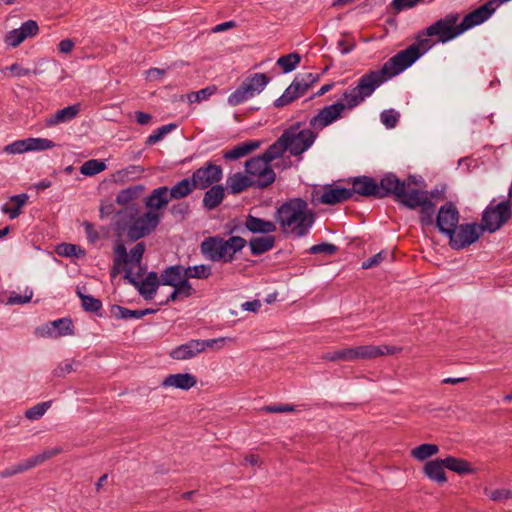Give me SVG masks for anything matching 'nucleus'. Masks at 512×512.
I'll return each mask as SVG.
<instances>
[{"instance_id":"obj_60","label":"nucleus","mask_w":512,"mask_h":512,"mask_svg":"<svg viewBox=\"0 0 512 512\" xmlns=\"http://www.w3.org/2000/svg\"><path fill=\"white\" fill-rule=\"evenodd\" d=\"M169 211L174 217L180 218L181 220H183L185 218V216L189 213L190 206L186 202H179V203L173 204L170 207Z\"/></svg>"},{"instance_id":"obj_64","label":"nucleus","mask_w":512,"mask_h":512,"mask_svg":"<svg viewBox=\"0 0 512 512\" xmlns=\"http://www.w3.org/2000/svg\"><path fill=\"white\" fill-rule=\"evenodd\" d=\"M190 278L184 277L180 282L176 284L173 288L179 289L180 294L184 297H190L195 290L193 289L192 285L189 282Z\"/></svg>"},{"instance_id":"obj_9","label":"nucleus","mask_w":512,"mask_h":512,"mask_svg":"<svg viewBox=\"0 0 512 512\" xmlns=\"http://www.w3.org/2000/svg\"><path fill=\"white\" fill-rule=\"evenodd\" d=\"M458 20V13H449L427 27L424 34L429 37L436 36L439 42L446 43L463 33L460 31V24H457Z\"/></svg>"},{"instance_id":"obj_46","label":"nucleus","mask_w":512,"mask_h":512,"mask_svg":"<svg viewBox=\"0 0 512 512\" xmlns=\"http://www.w3.org/2000/svg\"><path fill=\"white\" fill-rule=\"evenodd\" d=\"M105 169V162L101 160L91 159L82 164V166L80 167V172L85 176H93L104 171Z\"/></svg>"},{"instance_id":"obj_21","label":"nucleus","mask_w":512,"mask_h":512,"mask_svg":"<svg viewBox=\"0 0 512 512\" xmlns=\"http://www.w3.org/2000/svg\"><path fill=\"white\" fill-rule=\"evenodd\" d=\"M246 244L247 241L240 236H231L227 240L220 237L219 257H222V261L231 263L234 260V255L241 251Z\"/></svg>"},{"instance_id":"obj_41","label":"nucleus","mask_w":512,"mask_h":512,"mask_svg":"<svg viewBox=\"0 0 512 512\" xmlns=\"http://www.w3.org/2000/svg\"><path fill=\"white\" fill-rule=\"evenodd\" d=\"M145 281V285H150V290L143 291L142 297L145 300H152L158 290L159 285H162L161 275L158 276V273L155 271H151L147 274L146 278L143 279Z\"/></svg>"},{"instance_id":"obj_18","label":"nucleus","mask_w":512,"mask_h":512,"mask_svg":"<svg viewBox=\"0 0 512 512\" xmlns=\"http://www.w3.org/2000/svg\"><path fill=\"white\" fill-rule=\"evenodd\" d=\"M459 217L456 205L449 201L440 207L435 223L442 234L448 235L458 224Z\"/></svg>"},{"instance_id":"obj_7","label":"nucleus","mask_w":512,"mask_h":512,"mask_svg":"<svg viewBox=\"0 0 512 512\" xmlns=\"http://www.w3.org/2000/svg\"><path fill=\"white\" fill-rule=\"evenodd\" d=\"M270 78L264 73H254L244 79L240 86L228 97L231 106H237L256 94L261 93L269 84Z\"/></svg>"},{"instance_id":"obj_19","label":"nucleus","mask_w":512,"mask_h":512,"mask_svg":"<svg viewBox=\"0 0 512 512\" xmlns=\"http://www.w3.org/2000/svg\"><path fill=\"white\" fill-rule=\"evenodd\" d=\"M137 214H139V208L136 204L126 206L116 212L114 230L119 237L128 236L130 225Z\"/></svg>"},{"instance_id":"obj_11","label":"nucleus","mask_w":512,"mask_h":512,"mask_svg":"<svg viewBox=\"0 0 512 512\" xmlns=\"http://www.w3.org/2000/svg\"><path fill=\"white\" fill-rule=\"evenodd\" d=\"M160 219L161 214L155 211H147L142 215L137 214L130 225L127 239L137 241L151 234L159 225Z\"/></svg>"},{"instance_id":"obj_12","label":"nucleus","mask_w":512,"mask_h":512,"mask_svg":"<svg viewBox=\"0 0 512 512\" xmlns=\"http://www.w3.org/2000/svg\"><path fill=\"white\" fill-rule=\"evenodd\" d=\"M482 233L480 225L477 223H467L457 224L447 236L449 237L450 247L460 250L476 242Z\"/></svg>"},{"instance_id":"obj_4","label":"nucleus","mask_w":512,"mask_h":512,"mask_svg":"<svg viewBox=\"0 0 512 512\" xmlns=\"http://www.w3.org/2000/svg\"><path fill=\"white\" fill-rule=\"evenodd\" d=\"M422 56V51L418 45H410L405 50L398 52L396 55L388 59L380 70L371 71L377 79L383 84L388 79L398 75Z\"/></svg>"},{"instance_id":"obj_8","label":"nucleus","mask_w":512,"mask_h":512,"mask_svg":"<svg viewBox=\"0 0 512 512\" xmlns=\"http://www.w3.org/2000/svg\"><path fill=\"white\" fill-rule=\"evenodd\" d=\"M403 206L411 210L420 208L419 221L423 227L434 224L436 205L429 199L428 191H412Z\"/></svg>"},{"instance_id":"obj_25","label":"nucleus","mask_w":512,"mask_h":512,"mask_svg":"<svg viewBox=\"0 0 512 512\" xmlns=\"http://www.w3.org/2000/svg\"><path fill=\"white\" fill-rule=\"evenodd\" d=\"M197 384V378L189 373L169 374L161 385L164 388L174 387L181 390H189Z\"/></svg>"},{"instance_id":"obj_62","label":"nucleus","mask_w":512,"mask_h":512,"mask_svg":"<svg viewBox=\"0 0 512 512\" xmlns=\"http://www.w3.org/2000/svg\"><path fill=\"white\" fill-rule=\"evenodd\" d=\"M216 88L213 87H206L204 89H201L197 92H193L190 95H188V98L190 102H200L202 100L207 99L209 96H211L215 92Z\"/></svg>"},{"instance_id":"obj_47","label":"nucleus","mask_w":512,"mask_h":512,"mask_svg":"<svg viewBox=\"0 0 512 512\" xmlns=\"http://www.w3.org/2000/svg\"><path fill=\"white\" fill-rule=\"evenodd\" d=\"M176 127H177L176 124L170 123V124H167V125H164V126L158 128L151 135H149L147 137L145 144L147 146L154 145L155 143L162 140L166 134H168L169 132L174 130Z\"/></svg>"},{"instance_id":"obj_52","label":"nucleus","mask_w":512,"mask_h":512,"mask_svg":"<svg viewBox=\"0 0 512 512\" xmlns=\"http://www.w3.org/2000/svg\"><path fill=\"white\" fill-rule=\"evenodd\" d=\"M298 98V95L294 93V91H291V86L289 85V87L283 92V94L274 101V106L276 108H282L284 106L290 105Z\"/></svg>"},{"instance_id":"obj_17","label":"nucleus","mask_w":512,"mask_h":512,"mask_svg":"<svg viewBox=\"0 0 512 512\" xmlns=\"http://www.w3.org/2000/svg\"><path fill=\"white\" fill-rule=\"evenodd\" d=\"M35 334L44 338H58L61 336L73 335L74 325L70 318H61L37 327L35 329Z\"/></svg>"},{"instance_id":"obj_63","label":"nucleus","mask_w":512,"mask_h":512,"mask_svg":"<svg viewBox=\"0 0 512 512\" xmlns=\"http://www.w3.org/2000/svg\"><path fill=\"white\" fill-rule=\"evenodd\" d=\"M26 38L22 35L19 29H14L10 31L6 37L5 42L9 46L17 47L20 43H22Z\"/></svg>"},{"instance_id":"obj_38","label":"nucleus","mask_w":512,"mask_h":512,"mask_svg":"<svg viewBox=\"0 0 512 512\" xmlns=\"http://www.w3.org/2000/svg\"><path fill=\"white\" fill-rule=\"evenodd\" d=\"M144 190V186L135 185L121 190L116 196V203L122 206H130V203L139 198Z\"/></svg>"},{"instance_id":"obj_30","label":"nucleus","mask_w":512,"mask_h":512,"mask_svg":"<svg viewBox=\"0 0 512 512\" xmlns=\"http://www.w3.org/2000/svg\"><path fill=\"white\" fill-rule=\"evenodd\" d=\"M121 268L124 271L126 268H131L129 266V255L123 243L117 244L114 248L113 267L110 272L111 277H116L120 273Z\"/></svg>"},{"instance_id":"obj_51","label":"nucleus","mask_w":512,"mask_h":512,"mask_svg":"<svg viewBox=\"0 0 512 512\" xmlns=\"http://www.w3.org/2000/svg\"><path fill=\"white\" fill-rule=\"evenodd\" d=\"M186 269H189L187 273L189 278L206 279L212 274L211 267L203 264L187 267Z\"/></svg>"},{"instance_id":"obj_40","label":"nucleus","mask_w":512,"mask_h":512,"mask_svg":"<svg viewBox=\"0 0 512 512\" xmlns=\"http://www.w3.org/2000/svg\"><path fill=\"white\" fill-rule=\"evenodd\" d=\"M285 151H288V146L285 141H282V135L263 153L266 161L269 163L281 157Z\"/></svg>"},{"instance_id":"obj_33","label":"nucleus","mask_w":512,"mask_h":512,"mask_svg":"<svg viewBox=\"0 0 512 512\" xmlns=\"http://www.w3.org/2000/svg\"><path fill=\"white\" fill-rule=\"evenodd\" d=\"M201 252L209 260L213 262L221 261L219 257L220 236L207 237L201 243Z\"/></svg>"},{"instance_id":"obj_31","label":"nucleus","mask_w":512,"mask_h":512,"mask_svg":"<svg viewBox=\"0 0 512 512\" xmlns=\"http://www.w3.org/2000/svg\"><path fill=\"white\" fill-rule=\"evenodd\" d=\"M198 345V340L192 339L189 342L174 348L170 352V356L175 360L191 359L197 354L201 353V351H199Z\"/></svg>"},{"instance_id":"obj_44","label":"nucleus","mask_w":512,"mask_h":512,"mask_svg":"<svg viewBox=\"0 0 512 512\" xmlns=\"http://www.w3.org/2000/svg\"><path fill=\"white\" fill-rule=\"evenodd\" d=\"M301 61V56L297 52L283 55L277 60V65L280 66L284 73L293 71Z\"/></svg>"},{"instance_id":"obj_29","label":"nucleus","mask_w":512,"mask_h":512,"mask_svg":"<svg viewBox=\"0 0 512 512\" xmlns=\"http://www.w3.org/2000/svg\"><path fill=\"white\" fill-rule=\"evenodd\" d=\"M227 189L231 194H239L249 187H256V181L251 180L248 176L237 172L230 175L226 181Z\"/></svg>"},{"instance_id":"obj_50","label":"nucleus","mask_w":512,"mask_h":512,"mask_svg":"<svg viewBox=\"0 0 512 512\" xmlns=\"http://www.w3.org/2000/svg\"><path fill=\"white\" fill-rule=\"evenodd\" d=\"M29 151H41L51 149L55 146V143L49 139L44 138H27Z\"/></svg>"},{"instance_id":"obj_16","label":"nucleus","mask_w":512,"mask_h":512,"mask_svg":"<svg viewBox=\"0 0 512 512\" xmlns=\"http://www.w3.org/2000/svg\"><path fill=\"white\" fill-rule=\"evenodd\" d=\"M343 113V102L337 101L332 105H328L320 109L319 112L310 119L309 125L315 130H322L334 121L342 118Z\"/></svg>"},{"instance_id":"obj_48","label":"nucleus","mask_w":512,"mask_h":512,"mask_svg":"<svg viewBox=\"0 0 512 512\" xmlns=\"http://www.w3.org/2000/svg\"><path fill=\"white\" fill-rule=\"evenodd\" d=\"M111 313L117 318V319H130V318H140L139 310H130L126 307L120 306V305H113L111 307Z\"/></svg>"},{"instance_id":"obj_37","label":"nucleus","mask_w":512,"mask_h":512,"mask_svg":"<svg viewBox=\"0 0 512 512\" xmlns=\"http://www.w3.org/2000/svg\"><path fill=\"white\" fill-rule=\"evenodd\" d=\"M80 111V105L75 104L58 110L47 120V125L53 126L62 122L72 120Z\"/></svg>"},{"instance_id":"obj_5","label":"nucleus","mask_w":512,"mask_h":512,"mask_svg":"<svg viewBox=\"0 0 512 512\" xmlns=\"http://www.w3.org/2000/svg\"><path fill=\"white\" fill-rule=\"evenodd\" d=\"M375 76L369 71L360 77L354 88L348 89L343 93L341 101L343 102L344 111L357 107L381 85V81Z\"/></svg>"},{"instance_id":"obj_1","label":"nucleus","mask_w":512,"mask_h":512,"mask_svg":"<svg viewBox=\"0 0 512 512\" xmlns=\"http://www.w3.org/2000/svg\"><path fill=\"white\" fill-rule=\"evenodd\" d=\"M274 218L283 233L301 238L309 233L316 215L308 208V203L304 199L296 197L277 207Z\"/></svg>"},{"instance_id":"obj_27","label":"nucleus","mask_w":512,"mask_h":512,"mask_svg":"<svg viewBox=\"0 0 512 512\" xmlns=\"http://www.w3.org/2000/svg\"><path fill=\"white\" fill-rule=\"evenodd\" d=\"M261 145L259 140H248L242 143H239L235 147L230 150H227L223 153V158L227 161H234L240 159L252 151L258 149Z\"/></svg>"},{"instance_id":"obj_23","label":"nucleus","mask_w":512,"mask_h":512,"mask_svg":"<svg viewBox=\"0 0 512 512\" xmlns=\"http://www.w3.org/2000/svg\"><path fill=\"white\" fill-rule=\"evenodd\" d=\"M169 188L167 186H160L152 190L150 195L145 199V206L148 211L158 212L164 209L171 201L169 198Z\"/></svg>"},{"instance_id":"obj_53","label":"nucleus","mask_w":512,"mask_h":512,"mask_svg":"<svg viewBox=\"0 0 512 512\" xmlns=\"http://www.w3.org/2000/svg\"><path fill=\"white\" fill-rule=\"evenodd\" d=\"M338 251V247L334 244L323 242L320 244L313 245L309 248L308 252L310 254H326V255H334Z\"/></svg>"},{"instance_id":"obj_14","label":"nucleus","mask_w":512,"mask_h":512,"mask_svg":"<svg viewBox=\"0 0 512 512\" xmlns=\"http://www.w3.org/2000/svg\"><path fill=\"white\" fill-rule=\"evenodd\" d=\"M503 0H488L486 3L468 13L460 23V31L465 32L474 26L488 20L496 9L503 4Z\"/></svg>"},{"instance_id":"obj_6","label":"nucleus","mask_w":512,"mask_h":512,"mask_svg":"<svg viewBox=\"0 0 512 512\" xmlns=\"http://www.w3.org/2000/svg\"><path fill=\"white\" fill-rule=\"evenodd\" d=\"M302 122H296L282 133V141L288 146L293 156H298L308 150L314 143L317 134L311 129H300Z\"/></svg>"},{"instance_id":"obj_58","label":"nucleus","mask_w":512,"mask_h":512,"mask_svg":"<svg viewBox=\"0 0 512 512\" xmlns=\"http://www.w3.org/2000/svg\"><path fill=\"white\" fill-rule=\"evenodd\" d=\"M388 254L389 253L387 251H380L374 256L363 261L361 265L362 269H370L378 266L382 261H384L387 258Z\"/></svg>"},{"instance_id":"obj_26","label":"nucleus","mask_w":512,"mask_h":512,"mask_svg":"<svg viewBox=\"0 0 512 512\" xmlns=\"http://www.w3.org/2000/svg\"><path fill=\"white\" fill-rule=\"evenodd\" d=\"M399 185L396 193H391L390 196L394 198L396 202L403 206V201L409 197L412 191H424L423 189L417 188L421 181L417 180L416 176L409 175L405 180H401L398 177Z\"/></svg>"},{"instance_id":"obj_20","label":"nucleus","mask_w":512,"mask_h":512,"mask_svg":"<svg viewBox=\"0 0 512 512\" xmlns=\"http://www.w3.org/2000/svg\"><path fill=\"white\" fill-rule=\"evenodd\" d=\"M501 212L502 209L498 208V204L496 206H488L482 214L480 230L483 232L488 231L490 233L499 230L502 225L508 221L502 220L503 217Z\"/></svg>"},{"instance_id":"obj_13","label":"nucleus","mask_w":512,"mask_h":512,"mask_svg":"<svg viewBox=\"0 0 512 512\" xmlns=\"http://www.w3.org/2000/svg\"><path fill=\"white\" fill-rule=\"evenodd\" d=\"M350 198L351 192L348 188L325 185L322 192L317 189L312 191L310 201L313 205H336L338 203L345 202Z\"/></svg>"},{"instance_id":"obj_2","label":"nucleus","mask_w":512,"mask_h":512,"mask_svg":"<svg viewBox=\"0 0 512 512\" xmlns=\"http://www.w3.org/2000/svg\"><path fill=\"white\" fill-rule=\"evenodd\" d=\"M399 185L398 176L394 173L385 174L380 182L369 176L356 177L352 181V188L349 189L351 197L357 193L365 197L385 198L391 193H396Z\"/></svg>"},{"instance_id":"obj_45","label":"nucleus","mask_w":512,"mask_h":512,"mask_svg":"<svg viewBox=\"0 0 512 512\" xmlns=\"http://www.w3.org/2000/svg\"><path fill=\"white\" fill-rule=\"evenodd\" d=\"M62 452L61 447H55L52 449L44 450L42 453L37 454L29 459H26L28 466L30 469L36 467L37 465L42 464L46 460L53 458L54 456L60 454Z\"/></svg>"},{"instance_id":"obj_55","label":"nucleus","mask_w":512,"mask_h":512,"mask_svg":"<svg viewBox=\"0 0 512 512\" xmlns=\"http://www.w3.org/2000/svg\"><path fill=\"white\" fill-rule=\"evenodd\" d=\"M145 252V244L137 243L130 251L129 265L140 266L143 254Z\"/></svg>"},{"instance_id":"obj_43","label":"nucleus","mask_w":512,"mask_h":512,"mask_svg":"<svg viewBox=\"0 0 512 512\" xmlns=\"http://www.w3.org/2000/svg\"><path fill=\"white\" fill-rule=\"evenodd\" d=\"M77 295L81 299V305L82 308L91 313H97L102 309V302L91 296V295H85L81 292L80 288H77Z\"/></svg>"},{"instance_id":"obj_49","label":"nucleus","mask_w":512,"mask_h":512,"mask_svg":"<svg viewBox=\"0 0 512 512\" xmlns=\"http://www.w3.org/2000/svg\"><path fill=\"white\" fill-rule=\"evenodd\" d=\"M51 406V401L38 403L35 406L29 408L25 412V416L30 420H37L41 418L48 408Z\"/></svg>"},{"instance_id":"obj_42","label":"nucleus","mask_w":512,"mask_h":512,"mask_svg":"<svg viewBox=\"0 0 512 512\" xmlns=\"http://www.w3.org/2000/svg\"><path fill=\"white\" fill-rule=\"evenodd\" d=\"M56 253L63 257L82 258L86 252L79 245L70 243H61L56 247Z\"/></svg>"},{"instance_id":"obj_56","label":"nucleus","mask_w":512,"mask_h":512,"mask_svg":"<svg viewBox=\"0 0 512 512\" xmlns=\"http://www.w3.org/2000/svg\"><path fill=\"white\" fill-rule=\"evenodd\" d=\"M5 152L10 154H20L24 152H29V145L27 138L23 140H17L5 147Z\"/></svg>"},{"instance_id":"obj_32","label":"nucleus","mask_w":512,"mask_h":512,"mask_svg":"<svg viewBox=\"0 0 512 512\" xmlns=\"http://www.w3.org/2000/svg\"><path fill=\"white\" fill-rule=\"evenodd\" d=\"M225 196V190L222 185H212L204 194L203 205L209 210L218 207Z\"/></svg>"},{"instance_id":"obj_28","label":"nucleus","mask_w":512,"mask_h":512,"mask_svg":"<svg viewBox=\"0 0 512 512\" xmlns=\"http://www.w3.org/2000/svg\"><path fill=\"white\" fill-rule=\"evenodd\" d=\"M188 271L189 269H186L183 265L180 264L167 267L161 273L162 285L172 287L176 286V284L180 282L184 277L189 278V276H187Z\"/></svg>"},{"instance_id":"obj_61","label":"nucleus","mask_w":512,"mask_h":512,"mask_svg":"<svg viewBox=\"0 0 512 512\" xmlns=\"http://www.w3.org/2000/svg\"><path fill=\"white\" fill-rule=\"evenodd\" d=\"M25 38L33 37L39 32V27L36 21L28 20L18 28Z\"/></svg>"},{"instance_id":"obj_24","label":"nucleus","mask_w":512,"mask_h":512,"mask_svg":"<svg viewBox=\"0 0 512 512\" xmlns=\"http://www.w3.org/2000/svg\"><path fill=\"white\" fill-rule=\"evenodd\" d=\"M244 226L249 232L253 234L270 235L277 230L275 222L253 216L251 214H248L245 217Z\"/></svg>"},{"instance_id":"obj_36","label":"nucleus","mask_w":512,"mask_h":512,"mask_svg":"<svg viewBox=\"0 0 512 512\" xmlns=\"http://www.w3.org/2000/svg\"><path fill=\"white\" fill-rule=\"evenodd\" d=\"M446 469H449L457 474H473L475 469L472 468L471 463L465 459L448 456L444 459Z\"/></svg>"},{"instance_id":"obj_22","label":"nucleus","mask_w":512,"mask_h":512,"mask_svg":"<svg viewBox=\"0 0 512 512\" xmlns=\"http://www.w3.org/2000/svg\"><path fill=\"white\" fill-rule=\"evenodd\" d=\"M444 459L428 460L423 466V474L431 481L438 485H443L447 482V475L445 473Z\"/></svg>"},{"instance_id":"obj_59","label":"nucleus","mask_w":512,"mask_h":512,"mask_svg":"<svg viewBox=\"0 0 512 512\" xmlns=\"http://www.w3.org/2000/svg\"><path fill=\"white\" fill-rule=\"evenodd\" d=\"M382 123L387 128H394L398 122L399 114L394 110H385L380 115Z\"/></svg>"},{"instance_id":"obj_3","label":"nucleus","mask_w":512,"mask_h":512,"mask_svg":"<svg viewBox=\"0 0 512 512\" xmlns=\"http://www.w3.org/2000/svg\"><path fill=\"white\" fill-rule=\"evenodd\" d=\"M402 351V348L396 346H374L363 345L357 347L343 348L334 352L325 353L323 360L327 361H355L374 359L386 354L394 355Z\"/></svg>"},{"instance_id":"obj_10","label":"nucleus","mask_w":512,"mask_h":512,"mask_svg":"<svg viewBox=\"0 0 512 512\" xmlns=\"http://www.w3.org/2000/svg\"><path fill=\"white\" fill-rule=\"evenodd\" d=\"M245 170L248 175L257 177L255 180L257 188L268 187L276 178L274 170L263 154L247 160L245 162Z\"/></svg>"},{"instance_id":"obj_15","label":"nucleus","mask_w":512,"mask_h":512,"mask_svg":"<svg viewBox=\"0 0 512 512\" xmlns=\"http://www.w3.org/2000/svg\"><path fill=\"white\" fill-rule=\"evenodd\" d=\"M222 177L223 171L221 166L207 162L205 166L193 172L191 179L197 189L203 190L219 182Z\"/></svg>"},{"instance_id":"obj_35","label":"nucleus","mask_w":512,"mask_h":512,"mask_svg":"<svg viewBox=\"0 0 512 512\" xmlns=\"http://www.w3.org/2000/svg\"><path fill=\"white\" fill-rule=\"evenodd\" d=\"M194 189H196V187L192 179L184 178L169 189V198H171V200L183 199L190 195Z\"/></svg>"},{"instance_id":"obj_34","label":"nucleus","mask_w":512,"mask_h":512,"mask_svg":"<svg viewBox=\"0 0 512 512\" xmlns=\"http://www.w3.org/2000/svg\"><path fill=\"white\" fill-rule=\"evenodd\" d=\"M275 236L266 235L254 237L249 241V247L253 255H262L275 246Z\"/></svg>"},{"instance_id":"obj_57","label":"nucleus","mask_w":512,"mask_h":512,"mask_svg":"<svg viewBox=\"0 0 512 512\" xmlns=\"http://www.w3.org/2000/svg\"><path fill=\"white\" fill-rule=\"evenodd\" d=\"M27 470H30V467L28 466V463L26 460H24L23 462L13 466V467H10V468H7L3 471H0V478H9V477H12L16 474H19V473H22V472H25Z\"/></svg>"},{"instance_id":"obj_54","label":"nucleus","mask_w":512,"mask_h":512,"mask_svg":"<svg viewBox=\"0 0 512 512\" xmlns=\"http://www.w3.org/2000/svg\"><path fill=\"white\" fill-rule=\"evenodd\" d=\"M124 278L138 290L141 296L143 291L150 290V285H145V281H139L137 277L132 275V268L125 269Z\"/></svg>"},{"instance_id":"obj_39","label":"nucleus","mask_w":512,"mask_h":512,"mask_svg":"<svg viewBox=\"0 0 512 512\" xmlns=\"http://www.w3.org/2000/svg\"><path fill=\"white\" fill-rule=\"evenodd\" d=\"M439 452V446L431 443H424L415 448H413L410 452V455L420 461L423 462L428 458L436 455Z\"/></svg>"}]
</instances>
